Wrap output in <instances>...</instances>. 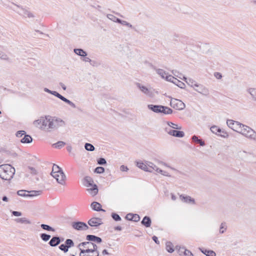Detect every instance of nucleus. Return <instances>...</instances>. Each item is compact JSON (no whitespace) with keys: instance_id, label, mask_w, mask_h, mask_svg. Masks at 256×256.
Wrapping results in <instances>:
<instances>
[{"instance_id":"nucleus-50","label":"nucleus","mask_w":256,"mask_h":256,"mask_svg":"<svg viewBox=\"0 0 256 256\" xmlns=\"http://www.w3.org/2000/svg\"><path fill=\"white\" fill-rule=\"evenodd\" d=\"M51 94L54 96H55L58 98L62 100H63L64 98V96H62L61 94H60L59 93H58V92H56V91H52V92H51Z\"/></svg>"},{"instance_id":"nucleus-49","label":"nucleus","mask_w":256,"mask_h":256,"mask_svg":"<svg viewBox=\"0 0 256 256\" xmlns=\"http://www.w3.org/2000/svg\"><path fill=\"white\" fill-rule=\"evenodd\" d=\"M112 217L115 221H120L122 220L120 216L114 212L112 214Z\"/></svg>"},{"instance_id":"nucleus-5","label":"nucleus","mask_w":256,"mask_h":256,"mask_svg":"<svg viewBox=\"0 0 256 256\" xmlns=\"http://www.w3.org/2000/svg\"><path fill=\"white\" fill-rule=\"evenodd\" d=\"M239 133L250 140L256 141V132L248 126L242 124Z\"/></svg>"},{"instance_id":"nucleus-9","label":"nucleus","mask_w":256,"mask_h":256,"mask_svg":"<svg viewBox=\"0 0 256 256\" xmlns=\"http://www.w3.org/2000/svg\"><path fill=\"white\" fill-rule=\"evenodd\" d=\"M136 86L140 90V91L144 94L149 97L154 96L153 90L152 88H148L147 87L142 85L140 83H136Z\"/></svg>"},{"instance_id":"nucleus-20","label":"nucleus","mask_w":256,"mask_h":256,"mask_svg":"<svg viewBox=\"0 0 256 256\" xmlns=\"http://www.w3.org/2000/svg\"><path fill=\"white\" fill-rule=\"evenodd\" d=\"M84 180V185L87 187H92L94 184L92 178L90 176H86Z\"/></svg>"},{"instance_id":"nucleus-47","label":"nucleus","mask_w":256,"mask_h":256,"mask_svg":"<svg viewBox=\"0 0 256 256\" xmlns=\"http://www.w3.org/2000/svg\"><path fill=\"white\" fill-rule=\"evenodd\" d=\"M168 124L172 128L176 130H180L181 127L178 126V124H175L172 122H168Z\"/></svg>"},{"instance_id":"nucleus-3","label":"nucleus","mask_w":256,"mask_h":256,"mask_svg":"<svg viewBox=\"0 0 256 256\" xmlns=\"http://www.w3.org/2000/svg\"><path fill=\"white\" fill-rule=\"evenodd\" d=\"M51 175L56 180L58 183L62 185L65 184L66 176L59 166L56 164L53 165Z\"/></svg>"},{"instance_id":"nucleus-45","label":"nucleus","mask_w":256,"mask_h":256,"mask_svg":"<svg viewBox=\"0 0 256 256\" xmlns=\"http://www.w3.org/2000/svg\"><path fill=\"white\" fill-rule=\"evenodd\" d=\"M0 58L3 60H10V58L8 55L4 52L0 50Z\"/></svg>"},{"instance_id":"nucleus-8","label":"nucleus","mask_w":256,"mask_h":256,"mask_svg":"<svg viewBox=\"0 0 256 256\" xmlns=\"http://www.w3.org/2000/svg\"><path fill=\"white\" fill-rule=\"evenodd\" d=\"M170 106L178 110H182L185 107V104L180 100L174 98L171 100L170 103Z\"/></svg>"},{"instance_id":"nucleus-64","label":"nucleus","mask_w":256,"mask_h":256,"mask_svg":"<svg viewBox=\"0 0 256 256\" xmlns=\"http://www.w3.org/2000/svg\"><path fill=\"white\" fill-rule=\"evenodd\" d=\"M128 170V167L124 165H122L120 166V170L122 172H126Z\"/></svg>"},{"instance_id":"nucleus-51","label":"nucleus","mask_w":256,"mask_h":256,"mask_svg":"<svg viewBox=\"0 0 256 256\" xmlns=\"http://www.w3.org/2000/svg\"><path fill=\"white\" fill-rule=\"evenodd\" d=\"M104 168L102 166H98L94 170V172L97 174H102L104 172Z\"/></svg>"},{"instance_id":"nucleus-32","label":"nucleus","mask_w":256,"mask_h":256,"mask_svg":"<svg viewBox=\"0 0 256 256\" xmlns=\"http://www.w3.org/2000/svg\"><path fill=\"white\" fill-rule=\"evenodd\" d=\"M166 250L168 252L172 253L174 252V246L170 242H166Z\"/></svg>"},{"instance_id":"nucleus-43","label":"nucleus","mask_w":256,"mask_h":256,"mask_svg":"<svg viewBox=\"0 0 256 256\" xmlns=\"http://www.w3.org/2000/svg\"><path fill=\"white\" fill-rule=\"evenodd\" d=\"M27 171L30 172L32 175H36L38 174L37 170L32 166H28L27 168Z\"/></svg>"},{"instance_id":"nucleus-56","label":"nucleus","mask_w":256,"mask_h":256,"mask_svg":"<svg viewBox=\"0 0 256 256\" xmlns=\"http://www.w3.org/2000/svg\"><path fill=\"white\" fill-rule=\"evenodd\" d=\"M89 252H94V250L92 249V248H86V249L82 248V253L88 254Z\"/></svg>"},{"instance_id":"nucleus-24","label":"nucleus","mask_w":256,"mask_h":256,"mask_svg":"<svg viewBox=\"0 0 256 256\" xmlns=\"http://www.w3.org/2000/svg\"><path fill=\"white\" fill-rule=\"evenodd\" d=\"M92 245V242H90V241L86 242H83L80 243L78 245V248L79 249H80V248H84V249L91 248Z\"/></svg>"},{"instance_id":"nucleus-37","label":"nucleus","mask_w":256,"mask_h":256,"mask_svg":"<svg viewBox=\"0 0 256 256\" xmlns=\"http://www.w3.org/2000/svg\"><path fill=\"white\" fill-rule=\"evenodd\" d=\"M174 84L181 88H184L186 84L183 82L179 80L177 78L174 80Z\"/></svg>"},{"instance_id":"nucleus-34","label":"nucleus","mask_w":256,"mask_h":256,"mask_svg":"<svg viewBox=\"0 0 256 256\" xmlns=\"http://www.w3.org/2000/svg\"><path fill=\"white\" fill-rule=\"evenodd\" d=\"M192 140L194 142L199 144L201 146H204L205 145L204 142L201 139H198V138L196 136H192Z\"/></svg>"},{"instance_id":"nucleus-29","label":"nucleus","mask_w":256,"mask_h":256,"mask_svg":"<svg viewBox=\"0 0 256 256\" xmlns=\"http://www.w3.org/2000/svg\"><path fill=\"white\" fill-rule=\"evenodd\" d=\"M32 138L28 134H24V136L20 140V142L24 144H29L32 142Z\"/></svg>"},{"instance_id":"nucleus-63","label":"nucleus","mask_w":256,"mask_h":256,"mask_svg":"<svg viewBox=\"0 0 256 256\" xmlns=\"http://www.w3.org/2000/svg\"><path fill=\"white\" fill-rule=\"evenodd\" d=\"M12 215L16 216H22V214L21 212H18V211H12Z\"/></svg>"},{"instance_id":"nucleus-48","label":"nucleus","mask_w":256,"mask_h":256,"mask_svg":"<svg viewBox=\"0 0 256 256\" xmlns=\"http://www.w3.org/2000/svg\"><path fill=\"white\" fill-rule=\"evenodd\" d=\"M58 248L60 250L64 252V253L67 252L68 250V249L65 244H61L58 246Z\"/></svg>"},{"instance_id":"nucleus-53","label":"nucleus","mask_w":256,"mask_h":256,"mask_svg":"<svg viewBox=\"0 0 256 256\" xmlns=\"http://www.w3.org/2000/svg\"><path fill=\"white\" fill-rule=\"evenodd\" d=\"M165 78L167 81L172 82L173 84H174V80L176 79V78H175L173 76H172L171 75H168V74L166 76V77Z\"/></svg>"},{"instance_id":"nucleus-17","label":"nucleus","mask_w":256,"mask_h":256,"mask_svg":"<svg viewBox=\"0 0 256 256\" xmlns=\"http://www.w3.org/2000/svg\"><path fill=\"white\" fill-rule=\"evenodd\" d=\"M90 206H91L92 208L94 210H96L97 212H100V211L105 212V210H103L102 208L101 204L98 202H92Z\"/></svg>"},{"instance_id":"nucleus-2","label":"nucleus","mask_w":256,"mask_h":256,"mask_svg":"<svg viewBox=\"0 0 256 256\" xmlns=\"http://www.w3.org/2000/svg\"><path fill=\"white\" fill-rule=\"evenodd\" d=\"M15 168L10 164H4L0 166V177L6 180H10L15 174Z\"/></svg>"},{"instance_id":"nucleus-7","label":"nucleus","mask_w":256,"mask_h":256,"mask_svg":"<svg viewBox=\"0 0 256 256\" xmlns=\"http://www.w3.org/2000/svg\"><path fill=\"white\" fill-rule=\"evenodd\" d=\"M228 126L234 130L239 132L242 124L232 120H228L226 121Z\"/></svg>"},{"instance_id":"nucleus-44","label":"nucleus","mask_w":256,"mask_h":256,"mask_svg":"<svg viewBox=\"0 0 256 256\" xmlns=\"http://www.w3.org/2000/svg\"><path fill=\"white\" fill-rule=\"evenodd\" d=\"M65 142H64L59 141L56 143L54 144H53V146H54L55 148H60L62 147H63L65 145Z\"/></svg>"},{"instance_id":"nucleus-57","label":"nucleus","mask_w":256,"mask_h":256,"mask_svg":"<svg viewBox=\"0 0 256 256\" xmlns=\"http://www.w3.org/2000/svg\"><path fill=\"white\" fill-rule=\"evenodd\" d=\"M218 135L224 138H226L228 136V134L226 132L222 130L221 132H220L218 134Z\"/></svg>"},{"instance_id":"nucleus-60","label":"nucleus","mask_w":256,"mask_h":256,"mask_svg":"<svg viewBox=\"0 0 256 256\" xmlns=\"http://www.w3.org/2000/svg\"><path fill=\"white\" fill-rule=\"evenodd\" d=\"M90 64L93 66H98L100 64V62H98L92 60Z\"/></svg>"},{"instance_id":"nucleus-33","label":"nucleus","mask_w":256,"mask_h":256,"mask_svg":"<svg viewBox=\"0 0 256 256\" xmlns=\"http://www.w3.org/2000/svg\"><path fill=\"white\" fill-rule=\"evenodd\" d=\"M28 192L29 193V194H28V196L33 197V196L40 195L42 193V191H41V190H30V191Z\"/></svg>"},{"instance_id":"nucleus-35","label":"nucleus","mask_w":256,"mask_h":256,"mask_svg":"<svg viewBox=\"0 0 256 256\" xmlns=\"http://www.w3.org/2000/svg\"><path fill=\"white\" fill-rule=\"evenodd\" d=\"M40 227L43 230H47V231H52V232H55V229L54 228H52V226H48V224H40Z\"/></svg>"},{"instance_id":"nucleus-52","label":"nucleus","mask_w":256,"mask_h":256,"mask_svg":"<svg viewBox=\"0 0 256 256\" xmlns=\"http://www.w3.org/2000/svg\"><path fill=\"white\" fill-rule=\"evenodd\" d=\"M176 249L178 250V252L180 255H182V254H184V251L186 248L184 247L181 248L180 246H177L176 247Z\"/></svg>"},{"instance_id":"nucleus-21","label":"nucleus","mask_w":256,"mask_h":256,"mask_svg":"<svg viewBox=\"0 0 256 256\" xmlns=\"http://www.w3.org/2000/svg\"><path fill=\"white\" fill-rule=\"evenodd\" d=\"M141 224L146 228L150 227L152 224L150 218L148 216H145L142 220Z\"/></svg>"},{"instance_id":"nucleus-12","label":"nucleus","mask_w":256,"mask_h":256,"mask_svg":"<svg viewBox=\"0 0 256 256\" xmlns=\"http://www.w3.org/2000/svg\"><path fill=\"white\" fill-rule=\"evenodd\" d=\"M166 130L170 135L177 137L182 138L184 136V133L182 131L177 130H169L166 128Z\"/></svg>"},{"instance_id":"nucleus-54","label":"nucleus","mask_w":256,"mask_h":256,"mask_svg":"<svg viewBox=\"0 0 256 256\" xmlns=\"http://www.w3.org/2000/svg\"><path fill=\"white\" fill-rule=\"evenodd\" d=\"M62 101H64L65 102H66V104H68L70 106L73 108H76V104L74 102H72L70 101V100H68V99L66 98H64V100Z\"/></svg>"},{"instance_id":"nucleus-38","label":"nucleus","mask_w":256,"mask_h":256,"mask_svg":"<svg viewBox=\"0 0 256 256\" xmlns=\"http://www.w3.org/2000/svg\"><path fill=\"white\" fill-rule=\"evenodd\" d=\"M84 148L88 151L92 152L94 150V146L90 143H86L84 144Z\"/></svg>"},{"instance_id":"nucleus-58","label":"nucleus","mask_w":256,"mask_h":256,"mask_svg":"<svg viewBox=\"0 0 256 256\" xmlns=\"http://www.w3.org/2000/svg\"><path fill=\"white\" fill-rule=\"evenodd\" d=\"M26 134L24 130H19L16 133V136L18 138H21L23 135Z\"/></svg>"},{"instance_id":"nucleus-55","label":"nucleus","mask_w":256,"mask_h":256,"mask_svg":"<svg viewBox=\"0 0 256 256\" xmlns=\"http://www.w3.org/2000/svg\"><path fill=\"white\" fill-rule=\"evenodd\" d=\"M98 164L100 165H104L106 164V162L104 158H100L98 160Z\"/></svg>"},{"instance_id":"nucleus-19","label":"nucleus","mask_w":256,"mask_h":256,"mask_svg":"<svg viewBox=\"0 0 256 256\" xmlns=\"http://www.w3.org/2000/svg\"><path fill=\"white\" fill-rule=\"evenodd\" d=\"M180 78L183 80L184 81H185L186 82V83L188 85H189L190 86L192 87H194V86L196 87V85L198 84L195 80H192V78H188L185 76H183V78L180 77Z\"/></svg>"},{"instance_id":"nucleus-59","label":"nucleus","mask_w":256,"mask_h":256,"mask_svg":"<svg viewBox=\"0 0 256 256\" xmlns=\"http://www.w3.org/2000/svg\"><path fill=\"white\" fill-rule=\"evenodd\" d=\"M184 256H194L192 252L186 249H185V250L184 251Z\"/></svg>"},{"instance_id":"nucleus-30","label":"nucleus","mask_w":256,"mask_h":256,"mask_svg":"<svg viewBox=\"0 0 256 256\" xmlns=\"http://www.w3.org/2000/svg\"><path fill=\"white\" fill-rule=\"evenodd\" d=\"M15 222L17 223L24 224H31V222L26 218H18L15 219Z\"/></svg>"},{"instance_id":"nucleus-4","label":"nucleus","mask_w":256,"mask_h":256,"mask_svg":"<svg viewBox=\"0 0 256 256\" xmlns=\"http://www.w3.org/2000/svg\"><path fill=\"white\" fill-rule=\"evenodd\" d=\"M10 7L12 10L24 18H34V14L28 9L24 8L14 3H12Z\"/></svg>"},{"instance_id":"nucleus-26","label":"nucleus","mask_w":256,"mask_h":256,"mask_svg":"<svg viewBox=\"0 0 256 256\" xmlns=\"http://www.w3.org/2000/svg\"><path fill=\"white\" fill-rule=\"evenodd\" d=\"M152 68L156 70V73L160 75L162 78H165L168 74L164 70L160 68H156L155 66H152Z\"/></svg>"},{"instance_id":"nucleus-25","label":"nucleus","mask_w":256,"mask_h":256,"mask_svg":"<svg viewBox=\"0 0 256 256\" xmlns=\"http://www.w3.org/2000/svg\"><path fill=\"white\" fill-rule=\"evenodd\" d=\"M160 113H163L164 114H170L172 113V110L168 106L161 105Z\"/></svg>"},{"instance_id":"nucleus-16","label":"nucleus","mask_w":256,"mask_h":256,"mask_svg":"<svg viewBox=\"0 0 256 256\" xmlns=\"http://www.w3.org/2000/svg\"><path fill=\"white\" fill-rule=\"evenodd\" d=\"M129 220L138 222L140 220V217L139 215L137 214H128L126 216V217Z\"/></svg>"},{"instance_id":"nucleus-15","label":"nucleus","mask_w":256,"mask_h":256,"mask_svg":"<svg viewBox=\"0 0 256 256\" xmlns=\"http://www.w3.org/2000/svg\"><path fill=\"white\" fill-rule=\"evenodd\" d=\"M86 239V240L90 241V242H94L98 244L102 242V239L100 238L91 234L87 235Z\"/></svg>"},{"instance_id":"nucleus-18","label":"nucleus","mask_w":256,"mask_h":256,"mask_svg":"<svg viewBox=\"0 0 256 256\" xmlns=\"http://www.w3.org/2000/svg\"><path fill=\"white\" fill-rule=\"evenodd\" d=\"M148 162H146L145 163H144L142 162H137L136 166L140 168L144 171L148 172V167H149V166H148Z\"/></svg>"},{"instance_id":"nucleus-1","label":"nucleus","mask_w":256,"mask_h":256,"mask_svg":"<svg viewBox=\"0 0 256 256\" xmlns=\"http://www.w3.org/2000/svg\"><path fill=\"white\" fill-rule=\"evenodd\" d=\"M34 124L42 130L50 132L63 126L64 122L60 119H54L48 116L34 120Z\"/></svg>"},{"instance_id":"nucleus-39","label":"nucleus","mask_w":256,"mask_h":256,"mask_svg":"<svg viewBox=\"0 0 256 256\" xmlns=\"http://www.w3.org/2000/svg\"><path fill=\"white\" fill-rule=\"evenodd\" d=\"M40 237L43 241L47 242L50 239L51 236L46 233H42L40 234Z\"/></svg>"},{"instance_id":"nucleus-36","label":"nucleus","mask_w":256,"mask_h":256,"mask_svg":"<svg viewBox=\"0 0 256 256\" xmlns=\"http://www.w3.org/2000/svg\"><path fill=\"white\" fill-rule=\"evenodd\" d=\"M210 130L212 133L218 134L220 132H221L222 129L216 126H213L210 128Z\"/></svg>"},{"instance_id":"nucleus-31","label":"nucleus","mask_w":256,"mask_h":256,"mask_svg":"<svg viewBox=\"0 0 256 256\" xmlns=\"http://www.w3.org/2000/svg\"><path fill=\"white\" fill-rule=\"evenodd\" d=\"M74 52L76 54L82 57H85L87 56L86 52L81 48H75L74 49Z\"/></svg>"},{"instance_id":"nucleus-42","label":"nucleus","mask_w":256,"mask_h":256,"mask_svg":"<svg viewBox=\"0 0 256 256\" xmlns=\"http://www.w3.org/2000/svg\"><path fill=\"white\" fill-rule=\"evenodd\" d=\"M65 244H66L68 249L74 246V242L71 239H66L65 241Z\"/></svg>"},{"instance_id":"nucleus-22","label":"nucleus","mask_w":256,"mask_h":256,"mask_svg":"<svg viewBox=\"0 0 256 256\" xmlns=\"http://www.w3.org/2000/svg\"><path fill=\"white\" fill-rule=\"evenodd\" d=\"M161 105L148 104V108L149 110H152L156 113L160 112Z\"/></svg>"},{"instance_id":"nucleus-10","label":"nucleus","mask_w":256,"mask_h":256,"mask_svg":"<svg viewBox=\"0 0 256 256\" xmlns=\"http://www.w3.org/2000/svg\"><path fill=\"white\" fill-rule=\"evenodd\" d=\"M72 227L78 230H85L88 229V226L84 222H76L72 224Z\"/></svg>"},{"instance_id":"nucleus-46","label":"nucleus","mask_w":256,"mask_h":256,"mask_svg":"<svg viewBox=\"0 0 256 256\" xmlns=\"http://www.w3.org/2000/svg\"><path fill=\"white\" fill-rule=\"evenodd\" d=\"M28 192L26 190H19L17 192V194L21 196L28 197V194H26Z\"/></svg>"},{"instance_id":"nucleus-40","label":"nucleus","mask_w":256,"mask_h":256,"mask_svg":"<svg viewBox=\"0 0 256 256\" xmlns=\"http://www.w3.org/2000/svg\"><path fill=\"white\" fill-rule=\"evenodd\" d=\"M227 226L226 222H222L220 226L219 232L220 234H224L226 230Z\"/></svg>"},{"instance_id":"nucleus-62","label":"nucleus","mask_w":256,"mask_h":256,"mask_svg":"<svg viewBox=\"0 0 256 256\" xmlns=\"http://www.w3.org/2000/svg\"><path fill=\"white\" fill-rule=\"evenodd\" d=\"M107 17L108 18H109L110 20H112L114 22L116 21V16H114L112 14H108Z\"/></svg>"},{"instance_id":"nucleus-23","label":"nucleus","mask_w":256,"mask_h":256,"mask_svg":"<svg viewBox=\"0 0 256 256\" xmlns=\"http://www.w3.org/2000/svg\"><path fill=\"white\" fill-rule=\"evenodd\" d=\"M88 193L92 196H96L98 192V188L96 184H94L92 188L87 189Z\"/></svg>"},{"instance_id":"nucleus-13","label":"nucleus","mask_w":256,"mask_h":256,"mask_svg":"<svg viewBox=\"0 0 256 256\" xmlns=\"http://www.w3.org/2000/svg\"><path fill=\"white\" fill-rule=\"evenodd\" d=\"M198 88H194V90L197 92L205 96H207L209 94V90L206 86L202 84H198L196 86Z\"/></svg>"},{"instance_id":"nucleus-6","label":"nucleus","mask_w":256,"mask_h":256,"mask_svg":"<svg viewBox=\"0 0 256 256\" xmlns=\"http://www.w3.org/2000/svg\"><path fill=\"white\" fill-rule=\"evenodd\" d=\"M148 166H149L148 170V172H156L158 173L162 174L163 176H170V175H169L168 172L160 170L152 162H148Z\"/></svg>"},{"instance_id":"nucleus-14","label":"nucleus","mask_w":256,"mask_h":256,"mask_svg":"<svg viewBox=\"0 0 256 256\" xmlns=\"http://www.w3.org/2000/svg\"><path fill=\"white\" fill-rule=\"evenodd\" d=\"M62 240L58 236H52L48 242V244L52 247H55L58 246Z\"/></svg>"},{"instance_id":"nucleus-61","label":"nucleus","mask_w":256,"mask_h":256,"mask_svg":"<svg viewBox=\"0 0 256 256\" xmlns=\"http://www.w3.org/2000/svg\"><path fill=\"white\" fill-rule=\"evenodd\" d=\"M91 246L92 249L94 250V252L96 253V254H97V252L99 254V252L97 250L98 246L96 244L92 242V245Z\"/></svg>"},{"instance_id":"nucleus-11","label":"nucleus","mask_w":256,"mask_h":256,"mask_svg":"<svg viewBox=\"0 0 256 256\" xmlns=\"http://www.w3.org/2000/svg\"><path fill=\"white\" fill-rule=\"evenodd\" d=\"M90 226L98 227L102 224V220L99 218H92L88 221Z\"/></svg>"},{"instance_id":"nucleus-28","label":"nucleus","mask_w":256,"mask_h":256,"mask_svg":"<svg viewBox=\"0 0 256 256\" xmlns=\"http://www.w3.org/2000/svg\"><path fill=\"white\" fill-rule=\"evenodd\" d=\"M180 199L185 202H187V203H190V202H192V203H194V199L191 198V197L189 196H183V195H180Z\"/></svg>"},{"instance_id":"nucleus-27","label":"nucleus","mask_w":256,"mask_h":256,"mask_svg":"<svg viewBox=\"0 0 256 256\" xmlns=\"http://www.w3.org/2000/svg\"><path fill=\"white\" fill-rule=\"evenodd\" d=\"M200 250L202 253L206 255V256H216V252L212 250H207L204 248H200Z\"/></svg>"},{"instance_id":"nucleus-41","label":"nucleus","mask_w":256,"mask_h":256,"mask_svg":"<svg viewBox=\"0 0 256 256\" xmlns=\"http://www.w3.org/2000/svg\"><path fill=\"white\" fill-rule=\"evenodd\" d=\"M248 92L252 96V98L256 100V88H250L248 90Z\"/></svg>"}]
</instances>
